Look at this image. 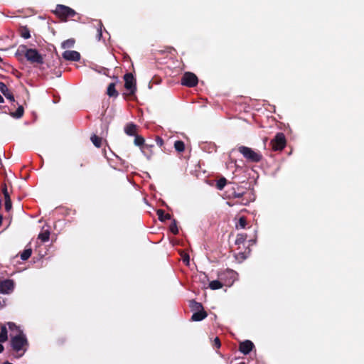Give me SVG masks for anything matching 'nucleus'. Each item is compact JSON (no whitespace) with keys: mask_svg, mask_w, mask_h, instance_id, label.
I'll use <instances>...</instances> for the list:
<instances>
[{"mask_svg":"<svg viewBox=\"0 0 364 364\" xmlns=\"http://www.w3.org/2000/svg\"><path fill=\"white\" fill-rule=\"evenodd\" d=\"M7 326L10 331L11 346L12 349L18 355L22 356L27 350L28 342L26 335L20 326L13 322H8Z\"/></svg>","mask_w":364,"mask_h":364,"instance_id":"f257e3e1","label":"nucleus"},{"mask_svg":"<svg viewBox=\"0 0 364 364\" xmlns=\"http://www.w3.org/2000/svg\"><path fill=\"white\" fill-rule=\"evenodd\" d=\"M238 150L247 160L251 162H258L262 159V155L251 148L241 146L238 148Z\"/></svg>","mask_w":364,"mask_h":364,"instance_id":"f03ea898","label":"nucleus"},{"mask_svg":"<svg viewBox=\"0 0 364 364\" xmlns=\"http://www.w3.org/2000/svg\"><path fill=\"white\" fill-rule=\"evenodd\" d=\"M55 13L64 21L68 18L74 16L76 14L73 9L64 5H58L55 8Z\"/></svg>","mask_w":364,"mask_h":364,"instance_id":"7ed1b4c3","label":"nucleus"},{"mask_svg":"<svg viewBox=\"0 0 364 364\" xmlns=\"http://www.w3.org/2000/svg\"><path fill=\"white\" fill-rule=\"evenodd\" d=\"M26 59L33 63H43V58L36 49H27L25 52Z\"/></svg>","mask_w":364,"mask_h":364,"instance_id":"20e7f679","label":"nucleus"},{"mask_svg":"<svg viewBox=\"0 0 364 364\" xmlns=\"http://www.w3.org/2000/svg\"><path fill=\"white\" fill-rule=\"evenodd\" d=\"M272 149L274 151L282 150L286 145V139L282 133L277 134L275 138L272 141Z\"/></svg>","mask_w":364,"mask_h":364,"instance_id":"39448f33","label":"nucleus"},{"mask_svg":"<svg viewBox=\"0 0 364 364\" xmlns=\"http://www.w3.org/2000/svg\"><path fill=\"white\" fill-rule=\"evenodd\" d=\"M125 84L124 87L129 92L130 95H133L136 91V80L131 73H127L124 77Z\"/></svg>","mask_w":364,"mask_h":364,"instance_id":"423d86ee","label":"nucleus"},{"mask_svg":"<svg viewBox=\"0 0 364 364\" xmlns=\"http://www.w3.org/2000/svg\"><path fill=\"white\" fill-rule=\"evenodd\" d=\"M181 83L188 87H194L198 83V77L192 73H186L182 77Z\"/></svg>","mask_w":364,"mask_h":364,"instance_id":"0eeeda50","label":"nucleus"},{"mask_svg":"<svg viewBox=\"0 0 364 364\" xmlns=\"http://www.w3.org/2000/svg\"><path fill=\"white\" fill-rule=\"evenodd\" d=\"M14 288V282L11 279L0 281V293L8 294L13 291Z\"/></svg>","mask_w":364,"mask_h":364,"instance_id":"6e6552de","label":"nucleus"},{"mask_svg":"<svg viewBox=\"0 0 364 364\" xmlns=\"http://www.w3.org/2000/svg\"><path fill=\"white\" fill-rule=\"evenodd\" d=\"M63 57L67 60L78 61L80 58V55L75 50H65L63 53Z\"/></svg>","mask_w":364,"mask_h":364,"instance_id":"1a4fd4ad","label":"nucleus"},{"mask_svg":"<svg viewBox=\"0 0 364 364\" xmlns=\"http://www.w3.org/2000/svg\"><path fill=\"white\" fill-rule=\"evenodd\" d=\"M254 344L249 340L243 341L240 344V350L244 354H248L252 349Z\"/></svg>","mask_w":364,"mask_h":364,"instance_id":"9d476101","label":"nucleus"},{"mask_svg":"<svg viewBox=\"0 0 364 364\" xmlns=\"http://www.w3.org/2000/svg\"><path fill=\"white\" fill-rule=\"evenodd\" d=\"M0 92L10 101H14V97L13 94L9 91L7 86L1 82H0Z\"/></svg>","mask_w":364,"mask_h":364,"instance_id":"9b49d317","label":"nucleus"},{"mask_svg":"<svg viewBox=\"0 0 364 364\" xmlns=\"http://www.w3.org/2000/svg\"><path fill=\"white\" fill-rule=\"evenodd\" d=\"M207 316V314L203 310L196 311L192 316V320L194 321H200Z\"/></svg>","mask_w":364,"mask_h":364,"instance_id":"f8f14e48","label":"nucleus"},{"mask_svg":"<svg viewBox=\"0 0 364 364\" xmlns=\"http://www.w3.org/2000/svg\"><path fill=\"white\" fill-rule=\"evenodd\" d=\"M137 127L134 124H129L124 128V132L129 136H135Z\"/></svg>","mask_w":364,"mask_h":364,"instance_id":"ddd939ff","label":"nucleus"},{"mask_svg":"<svg viewBox=\"0 0 364 364\" xmlns=\"http://www.w3.org/2000/svg\"><path fill=\"white\" fill-rule=\"evenodd\" d=\"M7 323L6 325H3L1 327L0 332V343H4L8 339V331H7Z\"/></svg>","mask_w":364,"mask_h":364,"instance_id":"4468645a","label":"nucleus"},{"mask_svg":"<svg viewBox=\"0 0 364 364\" xmlns=\"http://www.w3.org/2000/svg\"><path fill=\"white\" fill-rule=\"evenodd\" d=\"M50 237V230L46 229L43 230L41 232L38 234V239H40L42 242H47L49 240Z\"/></svg>","mask_w":364,"mask_h":364,"instance_id":"2eb2a0df","label":"nucleus"},{"mask_svg":"<svg viewBox=\"0 0 364 364\" xmlns=\"http://www.w3.org/2000/svg\"><path fill=\"white\" fill-rule=\"evenodd\" d=\"M107 95L109 97H117L118 95V92L115 89L114 83H110L107 87Z\"/></svg>","mask_w":364,"mask_h":364,"instance_id":"dca6fc26","label":"nucleus"},{"mask_svg":"<svg viewBox=\"0 0 364 364\" xmlns=\"http://www.w3.org/2000/svg\"><path fill=\"white\" fill-rule=\"evenodd\" d=\"M190 306L193 311H199L203 310V306L200 303L196 302L195 301H191L190 304Z\"/></svg>","mask_w":364,"mask_h":364,"instance_id":"f3484780","label":"nucleus"},{"mask_svg":"<svg viewBox=\"0 0 364 364\" xmlns=\"http://www.w3.org/2000/svg\"><path fill=\"white\" fill-rule=\"evenodd\" d=\"M91 141L96 147L99 148L102 145V139L94 134L91 136Z\"/></svg>","mask_w":364,"mask_h":364,"instance_id":"a211bd4d","label":"nucleus"},{"mask_svg":"<svg viewBox=\"0 0 364 364\" xmlns=\"http://www.w3.org/2000/svg\"><path fill=\"white\" fill-rule=\"evenodd\" d=\"M23 114V107L22 106H19L15 112H11L10 115L14 118H21Z\"/></svg>","mask_w":364,"mask_h":364,"instance_id":"6ab92c4d","label":"nucleus"},{"mask_svg":"<svg viewBox=\"0 0 364 364\" xmlns=\"http://www.w3.org/2000/svg\"><path fill=\"white\" fill-rule=\"evenodd\" d=\"M209 287L213 290L219 289L223 287V284L218 280H213L210 282Z\"/></svg>","mask_w":364,"mask_h":364,"instance_id":"aec40b11","label":"nucleus"},{"mask_svg":"<svg viewBox=\"0 0 364 364\" xmlns=\"http://www.w3.org/2000/svg\"><path fill=\"white\" fill-rule=\"evenodd\" d=\"M157 215H158L159 219L161 221H164L166 220L171 218V215L169 214H165L164 211L162 210H158Z\"/></svg>","mask_w":364,"mask_h":364,"instance_id":"412c9836","label":"nucleus"},{"mask_svg":"<svg viewBox=\"0 0 364 364\" xmlns=\"http://www.w3.org/2000/svg\"><path fill=\"white\" fill-rule=\"evenodd\" d=\"M75 44V40L73 38L66 40L62 43V48H70L74 46Z\"/></svg>","mask_w":364,"mask_h":364,"instance_id":"4be33fe9","label":"nucleus"},{"mask_svg":"<svg viewBox=\"0 0 364 364\" xmlns=\"http://www.w3.org/2000/svg\"><path fill=\"white\" fill-rule=\"evenodd\" d=\"M174 147L178 152H181L185 149L184 143L182 141H176L174 143Z\"/></svg>","mask_w":364,"mask_h":364,"instance_id":"5701e85b","label":"nucleus"},{"mask_svg":"<svg viewBox=\"0 0 364 364\" xmlns=\"http://www.w3.org/2000/svg\"><path fill=\"white\" fill-rule=\"evenodd\" d=\"M31 249H28V250H26L23 252V253L21 254V258L23 259V260H26L27 259H28L31 255Z\"/></svg>","mask_w":364,"mask_h":364,"instance_id":"b1692460","label":"nucleus"},{"mask_svg":"<svg viewBox=\"0 0 364 364\" xmlns=\"http://www.w3.org/2000/svg\"><path fill=\"white\" fill-rule=\"evenodd\" d=\"M144 142V139L142 136L136 135L134 139V144L136 146H141Z\"/></svg>","mask_w":364,"mask_h":364,"instance_id":"393cba45","label":"nucleus"},{"mask_svg":"<svg viewBox=\"0 0 364 364\" xmlns=\"http://www.w3.org/2000/svg\"><path fill=\"white\" fill-rule=\"evenodd\" d=\"M246 240V235L243 234H239L237 235L236 244H242L244 242V241Z\"/></svg>","mask_w":364,"mask_h":364,"instance_id":"a878e982","label":"nucleus"},{"mask_svg":"<svg viewBox=\"0 0 364 364\" xmlns=\"http://www.w3.org/2000/svg\"><path fill=\"white\" fill-rule=\"evenodd\" d=\"M226 184V179L225 178H220L217 183V188L222 190Z\"/></svg>","mask_w":364,"mask_h":364,"instance_id":"bb28decb","label":"nucleus"},{"mask_svg":"<svg viewBox=\"0 0 364 364\" xmlns=\"http://www.w3.org/2000/svg\"><path fill=\"white\" fill-rule=\"evenodd\" d=\"M170 230L175 235H176L178 232L177 225L175 220H173L171 225H170Z\"/></svg>","mask_w":364,"mask_h":364,"instance_id":"cd10ccee","label":"nucleus"},{"mask_svg":"<svg viewBox=\"0 0 364 364\" xmlns=\"http://www.w3.org/2000/svg\"><path fill=\"white\" fill-rule=\"evenodd\" d=\"M11 201L10 198L5 199V209L9 211L11 209Z\"/></svg>","mask_w":364,"mask_h":364,"instance_id":"c85d7f7f","label":"nucleus"},{"mask_svg":"<svg viewBox=\"0 0 364 364\" xmlns=\"http://www.w3.org/2000/svg\"><path fill=\"white\" fill-rule=\"evenodd\" d=\"M240 226V228H245L246 226V220L244 218H240L239 219V223L237 227Z\"/></svg>","mask_w":364,"mask_h":364,"instance_id":"c756f323","label":"nucleus"},{"mask_svg":"<svg viewBox=\"0 0 364 364\" xmlns=\"http://www.w3.org/2000/svg\"><path fill=\"white\" fill-rule=\"evenodd\" d=\"M182 259L183 262H185L187 265L189 264V255L186 253H183L181 255Z\"/></svg>","mask_w":364,"mask_h":364,"instance_id":"7c9ffc66","label":"nucleus"},{"mask_svg":"<svg viewBox=\"0 0 364 364\" xmlns=\"http://www.w3.org/2000/svg\"><path fill=\"white\" fill-rule=\"evenodd\" d=\"M21 36L23 38H24L25 39H27V38H30V33H29V31L27 30V29H25L22 31L21 33Z\"/></svg>","mask_w":364,"mask_h":364,"instance_id":"2f4dec72","label":"nucleus"},{"mask_svg":"<svg viewBox=\"0 0 364 364\" xmlns=\"http://www.w3.org/2000/svg\"><path fill=\"white\" fill-rule=\"evenodd\" d=\"M3 193L4 195L5 199L10 198V196H9V193L7 191V188L6 187L3 188Z\"/></svg>","mask_w":364,"mask_h":364,"instance_id":"473e14b6","label":"nucleus"},{"mask_svg":"<svg viewBox=\"0 0 364 364\" xmlns=\"http://www.w3.org/2000/svg\"><path fill=\"white\" fill-rule=\"evenodd\" d=\"M214 346L217 348H220V342L218 338H215L214 340Z\"/></svg>","mask_w":364,"mask_h":364,"instance_id":"72a5a7b5","label":"nucleus"},{"mask_svg":"<svg viewBox=\"0 0 364 364\" xmlns=\"http://www.w3.org/2000/svg\"><path fill=\"white\" fill-rule=\"evenodd\" d=\"M227 272L231 277H234L235 274L232 270H228Z\"/></svg>","mask_w":364,"mask_h":364,"instance_id":"f704fd0d","label":"nucleus"},{"mask_svg":"<svg viewBox=\"0 0 364 364\" xmlns=\"http://www.w3.org/2000/svg\"><path fill=\"white\" fill-rule=\"evenodd\" d=\"M242 196V194H241V193H235V194L234 195V196H235V198H240Z\"/></svg>","mask_w":364,"mask_h":364,"instance_id":"c9c22d12","label":"nucleus"},{"mask_svg":"<svg viewBox=\"0 0 364 364\" xmlns=\"http://www.w3.org/2000/svg\"><path fill=\"white\" fill-rule=\"evenodd\" d=\"M3 350H4V346H2V344L0 343V353H1Z\"/></svg>","mask_w":364,"mask_h":364,"instance_id":"e433bc0d","label":"nucleus"},{"mask_svg":"<svg viewBox=\"0 0 364 364\" xmlns=\"http://www.w3.org/2000/svg\"><path fill=\"white\" fill-rule=\"evenodd\" d=\"M4 98L3 97L0 95V103H3L4 102Z\"/></svg>","mask_w":364,"mask_h":364,"instance_id":"4c0bfd02","label":"nucleus"},{"mask_svg":"<svg viewBox=\"0 0 364 364\" xmlns=\"http://www.w3.org/2000/svg\"><path fill=\"white\" fill-rule=\"evenodd\" d=\"M1 223H2V216L0 215V225H1Z\"/></svg>","mask_w":364,"mask_h":364,"instance_id":"58836bf2","label":"nucleus"},{"mask_svg":"<svg viewBox=\"0 0 364 364\" xmlns=\"http://www.w3.org/2000/svg\"><path fill=\"white\" fill-rule=\"evenodd\" d=\"M102 36V32L101 31H99V36L100 37Z\"/></svg>","mask_w":364,"mask_h":364,"instance_id":"ea45409f","label":"nucleus"},{"mask_svg":"<svg viewBox=\"0 0 364 364\" xmlns=\"http://www.w3.org/2000/svg\"><path fill=\"white\" fill-rule=\"evenodd\" d=\"M237 364H245V363L244 362H240V363H238Z\"/></svg>","mask_w":364,"mask_h":364,"instance_id":"a19ab883","label":"nucleus"}]
</instances>
